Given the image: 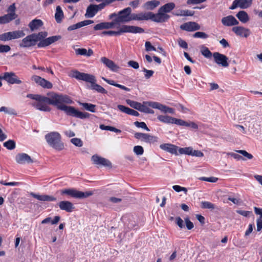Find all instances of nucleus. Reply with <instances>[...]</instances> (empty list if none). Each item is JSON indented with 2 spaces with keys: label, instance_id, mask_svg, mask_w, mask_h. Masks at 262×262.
I'll use <instances>...</instances> for the list:
<instances>
[{
  "label": "nucleus",
  "instance_id": "f257e3e1",
  "mask_svg": "<svg viewBox=\"0 0 262 262\" xmlns=\"http://www.w3.org/2000/svg\"><path fill=\"white\" fill-rule=\"evenodd\" d=\"M47 96L38 94H28L27 97L37 101L33 105L37 110L43 112H50L51 108L48 104H52L63 112L67 115L80 119L89 118L90 114L76 110L74 107L68 106L73 103L72 99L66 95H59L53 92L47 93Z\"/></svg>",
  "mask_w": 262,
  "mask_h": 262
},
{
  "label": "nucleus",
  "instance_id": "f03ea898",
  "mask_svg": "<svg viewBox=\"0 0 262 262\" xmlns=\"http://www.w3.org/2000/svg\"><path fill=\"white\" fill-rule=\"evenodd\" d=\"M72 76L78 80H81L90 83L91 85L90 88L93 90H95L101 94L107 93V91L102 86L96 83V78L95 76L93 75L81 73L78 71H74L73 72Z\"/></svg>",
  "mask_w": 262,
  "mask_h": 262
},
{
  "label": "nucleus",
  "instance_id": "7ed1b4c3",
  "mask_svg": "<svg viewBox=\"0 0 262 262\" xmlns=\"http://www.w3.org/2000/svg\"><path fill=\"white\" fill-rule=\"evenodd\" d=\"M117 28L118 29L117 31H105L102 32V34L104 35L118 36L124 33H142L144 32V29L142 28L135 26L123 25Z\"/></svg>",
  "mask_w": 262,
  "mask_h": 262
},
{
  "label": "nucleus",
  "instance_id": "20e7f679",
  "mask_svg": "<svg viewBox=\"0 0 262 262\" xmlns=\"http://www.w3.org/2000/svg\"><path fill=\"white\" fill-rule=\"evenodd\" d=\"M45 139L48 144L57 150H61L64 148L63 143L61 140V136L58 132H53L45 136Z\"/></svg>",
  "mask_w": 262,
  "mask_h": 262
},
{
  "label": "nucleus",
  "instance_id": "39448f33",
  "mask_svg": "<svg viewBox=\"0 0 262 262\" xmlns=\"http://www.w3.org/2000/svg\"><path fill=\"white\" fill-rule=\"evenodd\" d=\"M62 195H67L76 199L86 198L93 195L92 191L82 192L75 189H64L60 191Z\"/></svg>",
  "mask_w": 262,
  "mask_h": 262
},
{
  "label": "nucleus",
  "instance_id": "423d86ee",
  "mask_svg": "<svg viewBox=\"0 0 262 262\" xmlns=\"http://www.w3.org/2000/svg\"><path fill=\"white\" fill-rule=\"evenodd\" d=\"M132 9L130 7H127L119 11V16L114 20L116 25L120 23H125L132 21Z\"/></svg>",
  "mask_w": 262,
  "mask_h": 262
},
{
  "label": "nucleus",
  "instance_id": "0eeeda50",
  "mask_svg": "<svg viewBox=\"0 0 262 262\" xmlns=\"http://www.w3.org/2000/svg\"><path fill=\"white\" fill-rule=\"evenodd\" d=\"M134 136L137 139L146 143L151 144L158 142V138L157 137L147 134L136 133L135 134Z\"/></svg>",
  "mask_w": 262,
  "mask_h": 262
},
{
  "label": "nucleus",
  "instance_id": "6e6552de",
  "mask_svg": "<svg viewBox=\"0 0 262 262\" xmlns=\"http://www.w3.org/2000/svg\"><path fill=\"white\" fill-rule=\"evenodd\" d=\"M214 61L216 64L224 68H227L229 66L228 57L219 52H214L212 54Z\"/></svg>",
  "mask_w": 262,
  "mask_h": 262
},
{
  "label": "nucleus",
  "instance_id": "1a4fd4ad",
  "mask_svg": "<svg viewBox=\"0 0 262 262\" xmlns=\"http://www.w3.org/2000/svg\"><path fill=\"white\" fill-rule=\"evenodd\" d=\"M149 19L157 23L164 22L169 18V16L168 14L164 13L163 11H161L160 9H159L158 12L156 14L149 12Z\"/></svg>",
  "mask_w": 262,
  "mask_h": 262
},
{
  "label": "nucleus",
  "instance_id": "9d476101",
  "mask_svg": "<svg viewBox=\"0 0 262 262\" xmlns=\"http://www.w3.org/2000/svg\"><path fill=\"white\" fill-rule=\"evenodd\" d=\"M1 78L5 80L8 83L10 84H21L22 83L18 77L13 72H5Z\"/></svg>",
  "mask_w": 262,
  "mask_h": 262
},
{
  "label": "nucleus",
  "instance_id": "9b49d317",
  "mask_svg": "<svg viewBox=\"0 0 262 262\" xmlns=\"http://www.w3.org/2000/svg\"><path fill=\"white\" fill-rule=\"evenodd\" d=\"M35 38L36 35L35 33L28 35L21 40V42L19 43V46L23 48H29L34 46L37 42Z\"/></svg>",
  "mask_w": 262,
  "mask_h": 262
},
{
  "label": "nucleus",
  "instance_id": "f8f14e48",
  "mask_svg": "<svg viewBox=\"0 0 262 262\" xmlns=\"http://www.w3.org/2000/svg\"><path fill=\"white\" fill-rule=\"evenodd\" d=\"M31 79L43 88L50 89L53 87V84L51 82L39 76L33 75Z\"/></svg>",
  "mask_w": 262,
  "mask_h": 262
},
{
  "label": "nucleus",
  "instance_id": "ddd939ff",
  "mask_svg": "<svg viewBox=\"0 0 262 262\" xmlns=\"http://www.w3.org/2000/svg\"><path fill=\"white\" fill-rule=\"evenodd\" d=\"M100 61L107 69L114 72H118L120 69V67L116 64L113 60L105 57H102L100 58Z\"/></svg>",
  "mask_w": 262,
  "mask_h": 262
},
{
  "label": "nucleus",
  "instance_id": "4468645a",
  "mask_svg": "<svg viewBox=\"0 0 262 262\" xmlns=\"http://www.w3.org/2000/svg\"><path fill=\"white\" fill-rule=\"evenodd\" d=\"M15 160L20 164H30L33 162L31 157L25 153L18 154L15 157Z\"/></svg>",
  "mask_w": 262,
  "mask_h": 262
},
{
  "label": "nucleus",
  "instance_id": "2eb2a0df",
  "mask_svg": "<svg viewBox=\"0 0 262 262\" xmlns=\"http://www.w3.org/2000/svg\"><path fill=\"white\" fill-rule=\"evenodd\" d=\"M61 38L60 35L51 36L40 41L37 46L39 48L45 47L59 40Z\"/></svg>",
  "mask_w": 262,
  "mask_h": 262
},
{
  "label": "nucleus",
  "instance_id": "dca6fc26",
  "mask_svg": "<svg viewBox=\"0 0 262 262\" xmlns=\"http://www.w3.org/2000/svg\"><path fill=\"white\" fill-rule=\"evenodd\" d=\"M232 30L236 35L245 38L249 36L250 34L249 29L241 26L234 27L232 28Z\"/></svg>",
  "mask_w": 262,
  "mask_h": 262
},
{
  "label": "nucleus",
  "instance_id": "f3484780",
  "mask_svg": "<svg viewBox=\"0 0 262 262\" xmlns=\"http://www.w3.org/2000/svg\"><path fill=\"white\" fill-rule=\"evenodd\" d=\"M158 120L165 123L176 124L179 125V119L168 115H159L157 117Z\"/></svg>",
  "mask_w": 262,
  "mask_h": 262
},
{
  "label": "nucleus",
  "instance_id": "a211bd4d",
  "mask_svg": "<svg viewBox=\"0 0 262 262\" xmlns=\"http://www.w3.org/2000/svg\"><path fill=\"white\" fill-rule=\"evenodd\" d=\"M180 28L182 30L187 31H194L199 30L200 29V26L195 22L190 21L181 25Z\"/></svg>",
  "mask_w": 262,
  "mask_h": 262
},
{
  "label": "nucleus",
  "instance_id": "6ab92c4d",
  "mask_svg": "<svg viewBox=\"0 0 262 262\" xmlns=\"http://www.w3.org/2000/svg\"><path fill=\"white\" fill-rule=\"evenodd\" d=\"M221 21L223 25L228 27L237 25L239 24L238 21L232 15L223 17Z\"/></svg>",
  "mask_w": 262,
  "mask_h": 262
},
{
  "label": "nucleus",
  "instance_id": "aec40b11",
  "mask_svg": "<svg viewBox=\"0 0 262 262\" xmlns=\"http://www.w3.org/2000/svg\"><path fill=\"white\" fill-rule=\"evenodd\" d=\"M160 147L162 150L166 151L171 154L178 155V147L171 144L165 143L160 145Z\"/></svg>",
  "mask_w": 262,
  "mask_h": 262
},
{
  "label": "nucleus",
  "instance_id": "412c9836",
  "mask_svg": "<svg viewBox=\"0 0 262 262\" xmlns=\"http://www.w3.org/2000/svg\"><path fill=\"white\" fill-rule=\"evenodd\" d=\"M116 24L114 20L111 22H102L96 25L94 27V29L96 31L101 30L103 29H112L115 27Z\"/></svg>",
  "mask_w": 262,
  "mask_h": 262
},
{
  "label": "nucleus",
  "instance_id": "4be33fe9",
  "mask_svg": "<svg viewBox=\"0 0 262 262\" xmlns=\"http://www.w3.org/2000/svg\"><path fill=\"white\" fill-rule=\"evenodd\" d=\"M58 206L62 210H64L68 212H71L74 209V206L72 203L68 201H60Z\"/></svg>",
  "mask_w": 262,
  "mask_h": 262
},
{
  "label": "nucleus",
  "instance_id": "5701e85b",
  "mask_svg": "<svg viewBox=\"0 0 262 262\" xmlns=\"http://www.w3.org/2000/svg\"><path fill=\"white\" fill-rule=\"evenodd\" d=\"M92 161L93 163L97 165H102L106 166H111V163L108 160L99 157L97 155H94L92 157Z\"/></svg>",
  "mask_w": 262,
  "mask_h": 262
},
{
  "label": "nucleus",
  "instance_id": "b1692460",
  "mask_svg": "<svg viewBox=\"0 0 262 262\" xmlns=\"http://www.w3.org/2000/svg\"><path fill=\"white\" fill-rule=\"evenodd\" d=\"M150 18L149 12H141L138 14L132 13V20H148Z\"/></svg>",
  "mask_w": 262,
  "mask_h": 262
},
{
  "label": "nucleus",
  "instance_id": "393cba45",
  "mask_svg": "<svg viewBox=\"0 0 262 262\" xmlns=\"http://www.w3.org/2000/svg\"><path fill=\"white\" fill-rule=\"evenodd\" d=\"M30 195L33 198L37 199L38 200L41 201H55L56 198L51 195H40L38 194H35L33 192H31Z\"/></svg>",
  "mask_w": 262,
  "mask_h": 262
},
{
  "label": "nucleus",
  "instance_id": "a878e982",
  "mask_svg": "<svg viewBox=\"0 0 262 262\" xmlns=\"http://www.w3.org/2000/svg\"><path fill=\"white\" fill-rule=\"evenodd\" d=\"M117 107L120 111L125 114L131 115L134 116H138L139 115V114L137 111L132 110L124 105H118Z\"/></svg>",
  "mask_w": 262,
  "mask_h": 262
},
{
  "label": "nucleus",
  "instance_id": "bb28decb",
  "mask_svg": "<svg viewBox=\"0 0 262 262\" xmlns=\"http://www.w3.org/2000/svg\"><path fill=\"white\" fill-rule=\"evenodd\" d=\"M43 25V22L40 19H34L28 25L31 31L38 30Z\"/></svg>",
  "mask_w": 262,
  "mask_h": 262
},
{
  "label": "nucleus",
  "instance_id": "cd10ccee",
  "mask_svg": "<svg viewBox=\"0 0 262 262\" xmlns=\"http://www.w3.org/2000/svg\"><path fill=\"white\" fill-rule=\"evenodd\" d=\"M97 12L98 11L95 5L91 4L87 7L85 16L86 18H92Z\"/></svg>",
  "mask_w": 262,
  "mask_h": 262
},
{
  "label": "nucleus",
  "instance_id": "c85d7f7f",
  "mask_svg": "<svg viewBox=\"0 0 262 262\" xmlns=\"http://www.w3.org/2000/svg\"><path fill=\"white\" fill-rule=\"evenodd\" d=\"M147 103H155V102H153V101L143 102V104H141L139 111H141L142 112H143V113H148V114H154V111L152 110L149 108V107H150V106L148 104H147Z\"/></svg>",
  "mask_w": 262,
  "mask_h": 262
},
{
  "label": "nucleus",
  "instance_id": "c756f323",
  "mask_svg": "<svg viewBox=\"0 0 262 262\" xmlns=\"http://www.w3.org/2000/svg\"><path fill=\"white\" fill-rule=\"evenodd\" d=\"M160 5V2L157 0H152L146 2L143 7L145 9L152 10Z\"/></svg>",
  "mask_w": 262,
  "mask_h": 262
},
{
  "label": "nucleus",
  "instance_id": "7c9ffc66",
  "mask_svg": "<svg viewBox=\"0 0 262 262\" xmlns=\"http://www.w3.org/2000/svg\"><path fill=\"white\" fill-rule=\"evenodd\" d=\"M147 104L152 108H157L160 110L162 112L167 113L168 106L165 105L157 102H155V103H147Z\"/></svg>",
  "mask_w": 262,
  "mask_h": 262
},
{
  "label": "nucleus",
  "instance_id": "2f4dec72",
  "mask_svg": "<svg viewBox=\"0 0 262 262\" xmlns=\"http://www.w3.org/2000/svg\"><path fill=\"white\" fill-rule=\"evenodd\" d=\"M179 125L189 127L194 129H197L199 128L198 125L194 122H187L182 119H179Z\"/></svg>",
  "mask_w": 262,
  "mask_h": 262
},
{
  "label": "nucleus",
  "instance_id": "473e14b6",
  "mask_svg": "<svg viewBox=\"0 0 262 262\" xmlns=\"http://www.w3.org/2000/svg\"><path fill=\"white\" fill-rule=\"evenodd\" d=\"M76 55H83L90 57L93 54V51L92 49H89L87 50L84 48H78L75 50Z\"/></svg>",
  "mask_w": 262,
  "mask_h": 262
},
{
  "label": "nucleus",
  "instance_id": "72a5a7b5",
  "mask_svg": "<svg viewBox=\"0 0 262 262\" xmlns=\"http://www.w3.org/2000/svg\"><path fill=\"white\" fill-rule=\"evenodd\" d=\"M236 16L243 23H246L249 20V17L247 13L244 11H240L238 12Z\"/></svg>",
  "mask_w": 262,
  "mask_h": 262
},
{
  "label": "nucleus",
  "instance_id": "f704fd0d",
  "mask_svg": "<svg viewBox=\"0 0 262 262\" xmlns=\"http://www.w3.org/2000/svg\"><path fill=\"white\" fill-rule=\"evenodd\" d=\"M175 8V4L173 3H168L162 6L159 9L164 13L170 12Z\"/></svg>",
  "mask_w": 262,
  "mask_h": 262
},
{
  "label": "nucleus",
  "instance_id": "c9c22d12",
  "mask_svg": "<svg viewBox=\"0 0 262 262\" xmlns=\"http://www.w3.org/2000/svg\"><path fill=\"white\" fill-rule=\"evenodd\" d=\"M252 0H236L238 3V7L241 9H246L249 7L252 4Z\"/></svg>",
  "mask_w": 262,
  "mask_h": 262
},
{
  "label": "nucleus",
  "instance_id": "e433bc0d",
  "mask_svg": "<svg viewBox=\"0 0 262 262\" xmlns=\"http://www.w3.org/2000/svg\"><path fill=\"white\" fill-rule=\"evenodd\" d=\"M16 11V7L15 4L13 3V4L11 5L8 8V15L9 16H11V18L12 20L15 19L17 18V15L15 13Z\"/></svg>",
  "mask_w": 262,
  "mask_h": 262
},
{
  "label": "nucleus",
  "instance_id": "4c0bfd02",
  "mask_svg": "<svg viewBox=\"0 0 262 262\" xmlns=\"http://www.w3.org/2000/svg\"><path fill=\"white\" fill-rule=\"evenodd\" d=\"M11 40L21 38L25 35V33L22 30H17L10 32Z\"/></svg>",
  "mask_w": 262,
  "mask_h": 262
},
{
  "label": "nucleus",
  "instance_id": "58836bf2",
  "mask_svg": "<svg viewBox=\"0 0 262 262\" xmlns=\"http://www.w3.org/2000/svg\"><path fill=\"white\" fill-rule=\"evenodd\" d=\"M63 17V13L60 6H57L56 9L55 18L57 23H60Z\"/></svg>",
  "mask_w": 262,
  "mask_h": 262
},
{
  "label": "nucleus",
  "instance_id": "ea45409f",
  "mask_svg": "<svg viewBox=\"0 0 262 262\" xmlns=\"http://www.w3.org/2000/svg\"><path fill=\"white\" fill-rule=\"evenodd\" d=\"M80 105L82 106L86 110L91 112H95L96 105L91 103H80Z\"/></svg>",
  "mask_w": 262,
  "mask_h": 262
},
{
  "label": "nucleus",
  "instance_id": "a19ab883",
  "mask_svg": "<svg viewBox=\"0 0 262 262\" xmlns=\"http://www.w3.org/2000/svg\"><path fill=\"white\" fill-rule=\"evenodd\" d=\"M201 207L203 209H214L215 208L214 204L208 201H202L201 203Z\"/></svg>",
  "mask_w": 262,
  "mask_h": 262
},
{
  "label": "nucleus",
  "instance_id": "79ce46f5",
  "mask_svg": "<svg viewBox=\"0 0 262 262\" xmlns=\"http://www.w3.org/2000/svg\"><path fill=\"white\" fill-rule=\"evenodd\" d=\"M4 112L7 114L16 115L17 113L15 110L11 108H8L5 106H2L0 108V112Z\"/></svg>",
  "mask_w": 262,
  "mask_h": 262
},
{
  "label": "nucleus",
  "instance_id": "37998d69",
  "mask_svg": "<svg viewBox=\"0 0 262 262\" xmlns=\"http://www.w3.org/2000/svg\"><path fill=\"white\" fill-rule=\"evenodd\" d=\"M191 147H187L184 148H178V151H179V154H185L187 155H191Z\"/></svg>",
  "mask_w": 262,
  "mask_h": 262
},
{
  "label": "nucleus",
  "instance_id": "c03bdc74",
  "mask_svg": "<svg viewBox=\"0 0 262 262\" xmlns=\"http://www.w3.org/2000/svg\"><path fill=\"white\" fill-rule=\"evenodd\" d=\"M100 128L102 130H110L116 133H121V130L117 129L114 127L110 126H105L103 124L100 125Z\"/></svg>",
  "mask_w": 262,
  "mask_h": 262
},
{
  "label": "nucleus",
  "instance_id": "a18cd8bd",
  "mask_svg": "<svg viewBox=\"0 0 262 262\" xmlns=\"http://www.w3.org/2000/svg\"><path fill=\"white\" fill-rule=\"evenodd\" d=\"M126 102L127 104L129 105L131 107L138 110H139L140 105L141 104V103H140L131 100L130 99H127L126 100Z\"/></svg>",
  "mask_w": 262,
  "mask_h": 262
},
{
  "label": "nucleus",
  "instance_id": "49530a36",
  "mask_svg": "<svg viewBox=\"0 0 262 262\" xmlns=\"http://www.w3.org/2000/svg\"><path fill=\"white\" fill-rule=\"evenodd\" d=\"M202 54L206 58H210L212 54L209 50L205 47H202L201 49Z\"/></svg>",
  "mask_w": 262,
  "mask_h": 262
},
{
  "label": "nucleus",
  "instance_id": "de8ad7c7",
  "mask_svg": "<svg viewBox=\"0 0 262 262\" xmlns=\"http://www.w3.org/2000/svg\"><path fill=\"white\" fill-rule=\"evenodd\" d=\"M4 146L7 149L11 150L15 147V143L13 140H9L4 143Z\"/></svg>",
  "mask_w": 262,
  "mask_h": 262
},
{
  "label": "nucleus",
  "instance_id": "09e8293b",
  "mask_svg": "<svg viewBox=\"0 0 262 262\" xmlns=\"http://www.w3.org/2000/svg\"><path fill=\"white\" fill-rule=\"evenodd\" d=\"M13 20L11 18V16L8 15L7 14L3 16H0V24H6Z\"/></svg>",
  "mask_w": 262,
  "mask_h": 262
},
{
  "label": "nucleus",
  "instance_id": "8fccbe9b",
  "mask_svg": "<svg viewBox=\"0 0 262 262\" xmlns=\"http://www.w3.org/2000/svg\"><path fill=\"white\" fill-rule=\"evenodd\" d=\"M133 151L136 155L140 156L143 155L144 152V149L142 146L140 145H137L134 147Z\"/></svg>",
  "mask_w": 262,
  "mask_h": 262
},
{
  "label": "nucleus",
  "instance_id": "3c124183",
  "mask_svg": "<svg viewBox=\"0 0 262 262\" xmlns=\"http://www.w3.org/2000/svg\"><path fill=\"white\" fill-rule=\"evenodd\" d=\"M36 35V40L37 42L38 40H42L48 35V33L46 31L40 32L38 33H35Z\"/></svg>",
  "mask_w": 262,
  "mask_h": 262
},
{
  "label": "nucleus",
  "instance_id": "603ef678",
  "mask_svg": "<svg viewBox=\"0 0 262 262\" xmlns=\"http://www.w3.org/2000/svg\"><path fill=\"white\" fill-rule=\"evenodd\" d=\"M11 40L10 32L0 34V40L7 41Z\"/></svg>",
  "mask_w": 262,
  "mask_h": 262
},
{
  "label": "nucleus",
  "instance_id": "864d4df0",
  "mask_svg": "<svg viewBox=\"0 0 262 262\" xmlns=\"http://www.w3.org/2000/svg\"><path fill=\"white\" fill-rule=\"evenodd\" d=\"M237 153L241 154L243 156L246 157L247 159H252L253 156L250 153H248L247 151L244 150H238L236 151Z\"/></svg>",
  "mask_w": 262,
  "mask_h": 262
},
{
  "label": "nucleus",
  "instance_id": "5fc2aeb1",
  "mask_svg": "<svg viewBox=\"0 0 262 262\" xmlns=\"http://www.w3.org/2000/svg\"><path fill=\"white\" fill-rule=\"evenodd\" d=\"M134 124L137 127L142 128H143V129H145L147 131H149V128L147 126V125L145 124V123L144 122H138V121H136V122H134Z\"/></svg>",
  "mask_w": 262,
  "mask_h": 262
},
{
  "label": "nucleus",
  "instance_id": "6e6d98bb",
  "mask_svg": "<svg viewBox=\"0 0 262 262\" xmlns=\"http://www.w3.org/2000/svg\"><path fill=\"white\" fill-rule=\"evenodd\" d=\"M193 36L195 38H207L208 37V35L203 32H196Z\"/></svg>",
  "mask_w": 262,
  "mask_h": 262
},
{
  "label": "nucleus",
  "instance_id": "4d7b16f0",
  "mask_svg": "<svg viewBox=\"0 0 262 262\" xmlns=\"http://www.w3.org/2000/svg\"><path fill=\"white\" fill-rule=\"evenodd\" d=\"M143 71L145 73V78L146 79H149L152 76L154 72L152 70H147L146 68L143 69Z\"/></svg>",
  "mask_w": 262,
  "mask_h": 262
},
{
  "label": "nucleus",
  "instance_id": "13d9d810",
  "mask_svg": "<svg viewBox=\"0 0 262 262\" xmlns=\"http://www.w3.org/2000/svg\"><path fill=\"white\" fill-rule=\"evenodd\" d=\"M11 48L8 45H0V53H7L10 51Z\"/></svg>",
  "mask_w": 262,
  "mask_h": 262
},
{
  "label": "nucleus",
  "instance_id": "bf43d9fd",
  "mask_svg": "<svg viewBox=\"0 0 262 262\" xmlns=\"http://www.w3.org/2000/svg\"><path fill=\"white\" fill-rule=\"evenodd\" d=\"M172 188L176 191V192H180L181 191H184L185 194L187 192V189L185 187H181L179 185H173L172 186Z\"/></svg>",
  "mask_w": 262,
  "mask_h": 262
},
{
  "label": "nucleus",
  "instance_id": "052dcab7",
  "mask_svg": "<svg viewBox=\"0 0 262 262\" xmlns=\"http://www.w3.org/2000/svg\"><path fill=\"white\" fill-rule=\"evenodd\" d=\"M94 23L93 20H85L80 22L78 23V26L79 28L82 27L83 26H85Z\"/></svg>",
  "mask_w": 262,
  "mask_h": 262
},
{
  "label": "nucleus",
  "instance_id": "680f3d73",
  "mask_svg": "<svg viewBox=\"0 0 262 262\" xmlns=\"http://www.w3.org/2000/svg\"><path fill=\"white\" fill-rule=\"evenodd\" d=\"M190 156L196 157H202L204 156V154L200 150H193V148H192L191 154Z\"/></svg>",
  "mask_w": 262,
  "mask_h": 262
},
{
  "label": "nucleus",
  "instance_id": "e2e57ef3",
  "mask_svg": "<svg viewBox=\"0 0 262 262\" xmlns=\"http://www.w3.org/2000/svg\"><path fill=\"white\" fill-rule=\"evenodd\" d=\"M200 179L201 180H202V181L209 182H212V183H215L218 180V179L217 178L213 177H208V178H207V177H202Z\"/></svg>",
  "mask_w": 262,
  "mask_h": 262
},
{
  "label": "nucleus",
  "instance_id": "0e129e2a",
  "mask_svg": "<svg viewBox=\"0 0 262 262\" xmlns=\"http://www.w3.org/2000/svg\"><path fill=\"white\" fill-rule=\"evenodd\" d=\"M178 43L180 47L185 49L188 48L187 43L182 38H180L178 39Z\"/></svg>",
  "mask_w": 262,
  "mask_h": 262
},
{
  "label": "nucleus",
  "instance_id": "69168bd1",
  "mask_svg": "<svg viewBox=\"0 0 262 262\" xmlns=\"http://www.w3.org/2000/svg\"><path fill=\"white\" fill-rule=\"evenodd\" d=\"M71 142L73 144L78 147H81L82 145V142L78 138H73L71 140Z\"/></svg>",
  "mask_w": 262,
  "mask_h": 262
},
{
  "label": "nucleus",
  "instance_id": "338daca9",
  "mask_svg": "<svg viewBox=\"0 0 262 262\" xmlns=\"http://www.w3.org/2000/svg\"><path fill=\"white\" fill-rule=\"evenodd\" d=\"M145 50L147 51H156V48L151 45L149 41H146L145 43Z\"/></svg>",
  "mask_w": 262,
  "mask_h": 262
},
{
  "label": "nucleus",
  "instance_id": "774afa93",
  "mask_svg": "<svg viewBox=\"0 0 262 262\" xmlns=\"http://www.w3.org/2000/svg\"><path fill=\"white\" fill-rule=\"evenodd\" d=\"M128 65L135 69H138L139 68V63L135 61L134 60H130L127 62Z\"/></svg>",
  "mask_w": 262,
  "mask_h": 262
}]
</instances>
